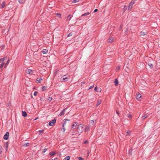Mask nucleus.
Wrapping results in <instances>:
<instances>
[{
  "label": "nucleus",
  "instance_id": "1",
  "mask_svg": "<svg viewBox=\"0 0 160 160\" xmlns=\"http://www.w3.org/2000/svg\"><path fill=\"white\" fill-rule=\"evenodd\" d=\"M83 126V125L82 124H80L78 125L77 128V130L78 133H80L82 132L84 130Z\"/></svg>",
  "mask_w": 160,
  "mask_h": 160
},
{
  "label": "nucleus",
  "instance_id": "2",
  "mask_svg": "<svg viewBox=\"0 0 160 160\" xmlns=\"http://www.w3.org/2000/svg\"><path fill=\"white\" fill-rule=\"evenodd\" d=\"M135 3L134 1H132L129 4V5L128 6V9L129 10H131L132 8V7L133 4Z\"/></svg>",
  "mask_w": 160,
  "mask_h": 160
},
{
  "label": "nucleus",
  "instance_id": "3",
  "mask_svg": "<svg viewBox=\"0 0 160 160\" xmlns=\"http://www.w3.org/2000/svg\"><path fill=\"white\" fill-rule=\"evenodd\" d=\"M56 122V119L55 118L53 119L52 121L50 122L49 123V125L50 126H52Z\"/></svg>",
  "mask_w": 160,
  "mask_h": 160
},
{
  "label": "nucleus",
  "instance_id": "4",
  "mask_svg": "<svg viewBox=\"0 0 160 160\" xmlns=\"http://www.w3.org/2000/svg\"><path fill=\"white\" fill-rule=\"evenodd\" d=\"M110 146L109 149L110 152H111V150L112 152H113V144L112 142H110L109 144Z\"/></svg>",
  "mask_w": 160,
  "mask_h": 160
},
{
  "label": "nucleus",
  "instance_id": "5",
  "mask_svg": "<svg viewBox=\"0 0 160 160\" xmlns=\"http://www.w3.org/2000/svg\"><path fill=\"white\" fill-rule=\"evenodd\" d=\"M9 136V133L8 132H6L3 136V138L5 140H7Z\"/></svg>",
  "mask_w": 160,
  "mask_h": 160
},
{
  "label": "nucleus",
  "instance_id": "6",
  "mask_svg": "<svg viewBox=\"0 0 160 160\" xmlns=\"http://www.w3.org/2000/svg\"><path fill=\"white\" fill-rule=\"evenodd\" d=\"M26 72L27 73L30 74H32L33 73V71L32 70L28 69H27L26 70Z\"/></svg>",
  "mask_w": 160,
  "mask_h": 160
},
{
  "label": "nucleus",
  "instance_id": "7",
  "mask_svg": "<svg viewBox=\"0 0 160 160\" xmlns=\"http://www.w3.org/2000/svg\"><path fill=\"white\" fill-rule=\"evenodd\" d=\"M90 126L89 125H87L85 128V132L88 131L89 130Z\"/></svg>",
  "mask_w": 160,
  "mask_h": 160
},
{
  "label": "nucleus",
  "instance_id": "8",
  "mask_svg": "<svg viewBox=\"0 0 160 160\" xmlns=\"http://www.w3.org/2000/svg\"><path fill=\"white\" fill-rule=\"evenodd\" d=\"M66 110V108L63 109L59 114V116H61L65 114V111Z\"/></svg>",
  "mask_w": 160,
  "mask_h": 160
},
{
  "label": "nucleus",
  "instance_id": "9",
  "mask_svg": "<svg viewBox=\"0 0 160 160\" xmlns=\"http://www.w3.org/2000/svg\"><path fill=\"white\" fill-rule=\"evenodd\" d=\"M96 123V121L94 120H92L90 121V125H94Z\"/></svg>",
  "mask_w": 160,
  "mask_h": 160
},
{
  "label": "nucleus",
  "instance_id": "10",
  "mask_svg": "<svg viewBox=\"0 0 160 160\" xmlns=\"http://www.w3.org/2000/svg\"><path fill=\"white\" fill-rule=\"evenodd\" d=\"M77 123H74L72 126V128L73 129H75L76 128V126H77Z\"/></svg>",
  "mask_w": 160,
  "mask_h": 160
},
{
  "label": "nucleus",
  "instance_id": "11",
  "mask_svg": "<svg viewBox=\"0 0 160 160\" xmlns=\"http://www.w3.org/2000/svg\"><path fill=\"white\" fill-rule=\"evenodd\" d=\"M94 90L98 92H100L101 91V89L100 88H97V87H95L94 88Z\"/></svg>",
  "mask_w": 160,
  "mask_h": 160
},
{
  "label": "nucleus",
  "instance_id": "12",
  "mask_svg": "<svg viewBox=\"0 0 160 160\" xmlns=\"http://www.w3.org/2000/svg\"><path fill=\"white\" fill-rule=\"evenodd\" d=\"M48 51L47 49H44L42 51V52L44 54H46L48 52Z\"/></svg>",
  "mask_w": 160,
  "mask_h": 160
},
{
  "label": "nucleus",
  "instance_id": "13",
  "mask_svg": "<svg viewBox=\"0 0 160 160\" xmlns=\"http://www.w3.org/2000/svg\"><path fill=\"white\" fill-rule=\"evenodd\" d=\"M148 117V115L147 114H144L142 117V119H144L145 118H146Z\"/></svg>",
  "mask_w": 160,
  "mask_h": 160
},
{
  "label": "nucleus",
  "instance_id": "14",
  "mask_svg": "<svg viewBox=\"0 0 160 160\" xmlns=\"http://www.w3.org/2000/svg\"><path fill=\"white\" fill-rule=\"evenodd\" d=\"M141 97V95L140 93H138V94L136 96V99L138 100Z\"/></svg>",
  "mask_w": 160,
  "mask_h": 160
},
{
  "label": "nucleus",
  "instance_id": "15",
  "mask_svg": "<svg viewBox=\"0 0 160 160\" xmlns=\"http://www.w3.org/2000/svg\"><path fill=\"white\" fill-rule=\"evenodd\" d=\"M113 40V38H110L108 40V43L112 42Z\"/></svg>",
  "mask_w": 160,
  "mask_h": 160
},
{
  "label": "nucleus",
  "instance_id": "16",
  "mask_svg": "<svg viewBox=\"0 0 160 160\" xmlns=\"http://www.w3.org/2000/svg\"><path fill=\"white\" fill-rule=\"evenodd\" d=\"M22 116L24 117H25L27 116V113L25 111H22Z\"/></svg>",
  "mask_w": 160,
  "mask_h": 160
},
{
  "label": "nucleus",
  "instance_id": "17",
  "mask_svg": "<svg viewBox=\"0 0 160 160\" xmlns=\"http://www.w3.org/2000/svg\"><path fill=\"white\" fill-rule=\"evenodd\" d=\"M131 131H130L128 130L126 132V136H130L131 134Z\"/></svg>",
  "mask_w": 160,
  "mask_h": 160
},
{
  "label": "nucleus",
  "instance_id": "18",
  "mask_svg": "<svg viewBox=\"0 0 160 160\" xmlns=\"http://www.w3.org/2000/svg\"><path fill=\"white\" fill-rule=\"evenodd\" d=\"M30 144L28 143H23V146L24 147H28L29 145Z\"/></svg>",
  "mask_w": 160,
  "mask_h": 160
},
{
  "label": "nucleus",
  "instance_id": "19",
  "mask_svg": "<svg viewBox=\"0 0 160 160\" xmlns=\"http://www.w3.org/2000/svg\"><path fill=\"white\" fill-rule=\"evenodd\" d=\"M42 78H38L37 79V81L38 82L40 83L41 82V81L42 80Z\"/></svg>",
  "mask_w": 160,
  "mask_h": 160
},
{
  "label": "nucleus",
  "instance_id": "20",
  "mask_svg": "<svg viewBox=\"0 0 160 160\" xmlns=\"http://www.w3.org/2000/svg\"><path fill=\"white\" fill-rule=\"evenodd\" d=\"M114 83L116 86H118V82L117 79H115L114 81Z\"/></svg>",
  "mask_w": 160,
  "mask_h": 160
},
{
  "label": "nucleus",
  "instance_id": "21",
  "mask_svg": "<svg viewBox=\"0 0 160 160\" xmlns=\"http://www.w3.org/2000/svg\"><path fill=\"white\" fill-rule=\"evenodd\" d=\"M101 100H98V101H97V103L96 104L97 106H98L99 105H100L101 104Z\"/></svg>",
  "mask_w": 160,
  "mask_h": 160
},
{
  "label": "nucleus",
  "instance_id": "22",
  "mask_svg": "<svg viewBox=\"0 0 160 160\" xmlns=\"http://www.w3.org/2000/svg\"><path fill=\"white\" fill-rule=\"evenodd\" d=\"M90 14V12H87L85 13H84L83 14H82V15L81 16H87V15H89Z\"/></svg>",
  "mask_w": 160,
  "mask_h": 160
},
{
  "label": "nucleus",
  "instance_id": "23",
  "mask_svg": "<svg viewBox=\"0 0 160 160\" xmlns=\"http://www.w3.org/2000/svg\"><path fill=\"white\" fill-rule=\"evenodd\" d=\"M56 153L55 152H54V151H52V152H51L50 153H49V154L51 156H53L54 155H55V154Z\"/></svg>",
  "mask_w": 160,
  "mask_h": 160
},
{
  "label": "nucleus",
  "instance_id": "24",
  "mask_svg": "<svg viewBox=\"0 0 160 160\" xmlns=\"http://www.w3.org/2000/svg\"><path fill=\"white\" fill-rule=\"evenodd\" d=\"M18 1L20 4L23 3L25 1V0H18Z\"/></svg>",
  "mask_w": 160,
  "mask_h": 160
},
{
  "label": "nucleus",
  "instance_id": "25",
  "mask_svg": "<svg viewBox=\"0 0 160 160\" xmlns=\"http://www.w3.org/2000/svg\"><path fill=\"white\" fill-rule=\"evenodd\" d=\"M72 18L71 15H69L67 17V20H70Z\"/></svg>",
  "mask_w": 160,
  "mask_h": 160
},
{
  "label": "nucleus",
  "instance_id": "26",
  "mask_svg": "<svg viewBox=\"0 0 160 160\" xmlns=\"http://www.w3.org/2000/svg\"><path fill=\"white\" fill-rule=\"evenodd\" d=\"M147 33V32H144L143 31H142L141 32V35L144 36L146 35Z\"/></svg>",
  "mask_w": 160,
  "mask_h": 160
},
{
  "label": "nucleus",
  "instance_id": "27",
  "mask_svg": "<svg viewBox=\"0 0 160 160\" xmlns=\"http://www.w3.org/2000/svg\"><path fill=\"white\" fill-rule=\"evenodd\" d=\"M4 60H5L4 58H1V59H0V63H4L3 61Z\"/></svg>",
  "mask_w": 160,
  "mask_h": 160
},
{
  "label": "nucleus",
  "instance_id": "28",
  "mask_svg": "<svg viewBox=\"0 0 160 160\" xmlns=\"http://www.w3.org/2000/svg\"><path fill=\"white\" fill-rule=\"evenodd\" d=\"M65 128L64 127V124H63L62 127L61 129V131L63 132H64L65 131Z\"/></svg>",
  "mask_w": 160,
  "mask_h": 160
},
{
  "label": "nucleus",
  "instance_id": "29",
  "mask_svg": "<svg viewBox=\"0 0 160 160\" xmlns=\"http://www.w3.org/2000/svg\"><path fill=\"white\" fill-rule=\"evenodd\" d=\"M70 159V157L69 156H67L66 157L64 160H69Z\"/></svg>",
  "mask_w": 160,
  "mask_h": 160
},
{
  "label": "nucleus",
  "instance_id": "30",
  "mask_svg": "<svg viewBox=\"0 0 160 160\" xmlns=\"http://www.w3.org/2000/svg\"><path fill=\"white\" fill-rule=\"evenodd\" d=\"M127 116L130 118H131L132 117V116L129 113H127Z\"/></svg>",
  "mask_w": 160,
  "mask_h": 160
},
{
  "label": "nucleus",
  "instance_id": "31",
  "mask_svg": "<svg viewBox=\"0 0 160 160\" xmlns=\"http://www.w3.org/2000/svg\"><path fill=\"white\" fill-rule=\"evenodd\" d=\"M5 6V2H4L3 1L2 2L1 4V8H3Z\"/></svg>",
  "mask_w": 160,
  "mask_h": 160
},
{
  "label": "nucleus",
  "instance_id": "32",
  "mask_svg": "<svg viewBox=\"0 0 160 160\" xmlns=\"http://www.w3.org/2000/svg\"><path fill=\"white\" fill-rule=\"evenodd\" d=\"M47 88V87H46L45 86H43L42 87V91H45L46 89V88Z\"/></svg>",
  "mask_w": 160,
  "mask_h": 160
},
{
  "label": "nucleus",
  "instance_id": "33",
  "mask_svg": "<svg viewBox=\"0 0 160 160\" xmlns=\"http://www.w3.org/2000/svg\"><path fill=\"white\" fill-rule=\"evenodd\" d=\"M52 97H49L48 98V100L49 102H50L51 101V100H52Z\"/></svg>",
  "mask_w": 160,
  "mask_h": 160
},
{
  "label": "nucleus",
  "instance_id": "34",
  "mask_svg": "<svg viewBox=\"0 0 160 160\" xmlns=\"http://www.w3.org/2000/svg\"><path fill=\"white\" fill-rule=\"evenodd\" d=\"M43 130H40L39 131V134L40 135H42L43 133Z\"/></svg>",
  "mask_w": 160,
  "mask_h": 160
},
{
  "label": "nucleus",
  "instance_id": "35",
  "mask_svg": "<svg viewBox=\"0 0 160 160\" xmlns=\"http://www.w3.org/2000/svg\"><path fill=\"white\" fill-rule=\"evenodd\" d=\"M56 15L57 17L58 18H60L61 16V14L60 13H57Z\"/></svg>",
  "mask_w": 160,
  "mask_h": 160
},
{
  "label": "nucleus",
  "instance_id": "36",
  "mask_svg": "<svg viewBox=\"0 0 160 160\" xmlns=\"http://www.w3.org/2000/svg\"><path fill=\"white\" fill-rule=\"evenodd\" d=\"M2 147H1V148H0V157H1V156H2Z\"/></svg>",
  "mask_w": 160,
  "mask_h": 160
},
{
  "label": "nucleus",
  "instance_id": "37",
  "mask_svg": "<svg viewBox=\"0 0 160 160\" xmlns=\"http://www.w3.org/2000/svg\"><path fill=\"white\" fill-rule=\"evenodd\" d=\"M128 153L129 154L131 155L132 153V149H129Z\"/></svg>",
  "mask_w": 160,
  "mask_h": 160
},
{
  "label": "nucleus",
  "instance_id": "38",
  "mask_svg": "<svg viewBox=\"0 0 160 160\" xmlns=\"http://www.w3.org/2000/svg\"><path fill=\"white\" fill-rule=\"evenodd\" d=\"M62 80H63L68 79L67 77H65L64 76L62 77Z\"/></svg>",
  "mask_w": 160,
  "mask_h": 160
},
{
  "label": "nucleus",
  "instance_id": "39",
  "mask_svg": "<svg viewBox=\"0 0 160 160\" xmlns=\"http://www.w3.org/2000/svg\"><path fill=\"white\" fill-rule=\"evenodd\" d=\"M4 63H2L1 64V66H0V68H2L3 67V66L4 65Z\"/></svg>",
  "mask_w": 160,
  "mask_h": 160
},
{
  "label": "nucleus",
  "instance_id": "40",
  "mask_svg": "<svg viewBox=\"0 0 160 160\" xmlns=\"http://www.w3.org/2000/svg\"><path fill=\"white\" fill-rule=\"evenodd\" d=\"M78 2V0H73L72 1V2L73 3H75L76 2Z\"/></svg>",
  "mask_w": 160,
  "mask_h": 160
},
{
  "label": "nucleus",
  "instance_id": "41",
  "mask_svg": "<svg viewBox=\"0 0 160 160\" xmlns=\"http://www.w3.org/2000/svg\"><path fill=\"white\" fill-rule=\"evenodd\" d=\"M120 66H118L116 68V70L117 71L119 70L120 69Z\"/></svg>",
  "mask_w": 160,
  "mask_h": 160
},
{
  "label": "nucleus",
  "instance_id": "42",
  "mask_svg": "<svg viewBox=\"0 0 160 160\" xmlns=\"http://www.w3.org/2000/svg\"><path fill=\"white\" fill-rule=\"evenodd\" d=\"M64 120H65V121L63 123V124H64V125H65L66 124V121L69 120H68V119H65Z\"/></svg>",
  "mask_w": 160,
  "mask_h": 160
},
{
  "label": "nucleus",
  "instance_id": "43",
  "mask_svg": "<svg viewBox=\"0 0 160 160\" xmlns=\"http://www.w3.org/2000/svg\"><path fill=\"white\" fill-rule=\"evenodd\" d=\"M9 60H8V61H7V62H6V63L5 64V66H7L9 63Z\"/></svg>",
  "mask_w": 160,
  "mask_h": 160
},
{
  "label": "nucleus",
  "instance_id": "44",
  "mask_svg": "<svg viewBox=\"0 0 160 160\" xmlns=\"http://www.w3.org/2000/svg\"><path fill=\"white\" fill-rule=\"evenodd\" d=\"M47 149H44L43 151H42V152L43 153H44L45 152L47 151Z\"/></svg>",
  "mask_w": 160,
  "mask_h": 160
},
{
  "label": "nucleus",
  "instance_id": "45",
  "mask_svg": "<svg viewBox=\"0 0 160 160\" xmlns=\"http://www.w3.org/2000/svg\"><path fill=\"white\" fill-rule=\"evenodd\" d=\"M79 160H84V159L81 157H79L78 158Z\"/></svg>",
  "mask_w": 160,
  "mask_h": 160
},
{
  "label": "nucleus",
  "instance_id": "46",
  "mask_svg": "<svg viewBox=\"0 0 160 160\" xmlns=\"http://www.w3.org/2000/svg\"><path fill=\"white\" fill-rule=\"evenodd\" d=\"M148 65L151 68L153 67V65L152 64H149Z\"/></svg>",
  "mask_w": 160,
  "mask_h": 160
},
{
  "label": "nucleus",
  "instance_id": "47",
  "mask_svg": "<svg viewBox=\"0 0 160 160\" xmlns=\"http://www.w3.org/2000/svg\"><path fill=\"white\" fill-rule=\"evenodd\" d=\"M72 35V34L71 33H69L68 34L67 36L68 37L71 36Z\"/></svg>",
  "mask_w": 160,
  "mask_h": 160
},
{
  "label": "nucleus",
  "instance_id": "48",
  "mask_svg": "<svg viewBox=\"0 0 160 160\" xmlns=\"http://www.w3.org/2000/svg\"><path fill=\"white\" fill-rule=\"evenodd\" d=\"M37 94H38V92H34V95L35 96H36L37 95Z\"/></svg>",
  "mask_w": 160,
  "mask_h": 160
},
{
  "label": "nucleus",
  "instance_id": "49",
  "mask_svg": "<svg viewBox=\"0 0 160 160\" xmlns=\"http://www.w3.org/2000/svg\"><path fill=\"white\" fill-rule=\"evenodd\" d=\"M88 141L87 140L85 141L84 142V144H86V143H88Z\"/></svg>",
  "mask_w": 160,
  "mask_h": 160
},
{
  "label": "nucleus",
  "instance_id": "50",
  "mask_svg": "<svg viewBox=\"0 0 160 160\" xmlns=\"http://www.w3.org/2000/svg\"><path fill=\"white\" fill-rule=\"evenodd\" d=\"M94 86V85H92V86H91L90 87L89 89H91Z\"/></svg>",
  "mask_w": 160,
  "mask_h": 160
},
{
  "label": "nucleus",
  "instance_id": "51",
  "mask_svg": "<svg viewBox=\"0 0 160 160\" xmlns=\"http://www.w3.org/2000/svg\"><path fill=\"white\" fill-rule=\"evenodd\" d=\"M126 10V6H124V12H125Z\"/></svg>",
  "mask_w": 160,
  "mask_h": 160
},
{
  "label": "nucleus",
  "instance_id": "52",
  "mask_svg": "<svg viewBox=\"0 0 160 160\" xmlns=\"http://www.w3.org/2000/svg\"><path fill=\"white\" fill-rule=\"evenodd\" d=\"M117 114H118V115L119 116L120 115V114L119 113V112L118 111H116V112Z\"/></svg>",
  "mask_w": 160,
  "mask_h": 160
},
{
  "label": "nucleus",
  "instance_id": "53",
  "mask_svg": "<svg viewBox=\"0 0 160 160\" xmlns=\"http://www.w3.org/2000/svg\"><path fill=\"white\" fill-rule=\"evenodd\" d=\"M98 10L97 9H95L94 10V12H96L98 11Z\"/></svg>",
  "mask_w": 160,
  "mask_h": 160
},
{
  "label": "nucleus",
  "instance_id": "54",
  "mask_svg": "<svg viewBox=\"0 0 160 160\" xmlns=\"http://www.w3.org/2000/svg\"><path fill=\"white\" fill-rule=\"evenodd\" d=\"M52 160H57V158H55L54 159H52Z\"/></svg>",
  "mask_w": 160,
  "mask_h": 160
},
{
  "label": "nucleus",
  "instance_id": "55",
  "mask_svg": "<svg viewBox=\"0 0 160 160\" xmlns=\"http://www.w3.org/2000/svg\"><path fill=\"white\" fill-rule=\"evenodd\" d=\"M7 150H8V146H6V151H7Z\"/></svg>",
  "mask_w": 160,
  "mask_h": 160
},
{
  "label": "nucleus",
  "instance_id": "56",
  "mask_svg": "<svg viewBox=\"0 0 160 160\" xmlns=\"http://www.w3.org/2000/svg\"><path fill=\"white\" fill-rule=\"evenodd\" d=\"M38 118H36L35 119H34V120H36L38 119Z\"/></svg>",
  "mask_w": 160,
  "mask_h": 160
},
{
  "label": "nucleus",
  "instance_id": "57",
  "mask_svg": "<svg viewBox=\"0 0 160 160\" xmlns=\"http://www.w3.org/2000/svg\"><path fill=\"white\" fill-rule=\"evenodd\" d=\"M6 66H5V68L6 67Z\"/></svg>",
  "mask_w": 160,
  "mask_h": 160
}]
</instances>
